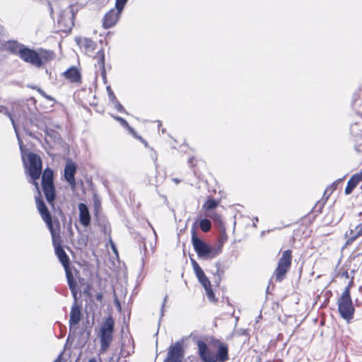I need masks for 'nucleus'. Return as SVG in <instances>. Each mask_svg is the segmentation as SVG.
I'll use <instances>...</instances> for the list:
<instances>
[{
	"mask_svg": "<svg viewBox=\"0 0 362 362\" xmlns=\"http://www.w3.org/2000/svg\"><path fill=\"white\" fill-rule=\"evenodd\" d=\"M81 319V307L74 303L71 306L69 317V326L71 327L73 325H77Z\"/></svg>",
	"mask_w": 362,
	"mask_h": 362,
	"instance_id": "nucleus-14",
	"label": "nucleus"
},
{
	"mask_svg": "<svg viewBox=\"0 0 362 362\" xmlns=\"http://www.w3.org/2000/svg\"><path fill=\"white\" fill-rule=\"evenodd\" d=\"M356 234L351 235V238L346 240V245H349L353 243V242L358 238V237L362 235V223L358 225L356 227Z\"/></svg>",
	"mask_w": 362,
	"mask_h": 362,
	"instance_id": "nucleus-25",
	"label": "nucleus"
},
{
	"mask_svg": "<svg viewBox=\"0 0 362 362\" xmlns=\"http://www.w3.org/2000/svg\"><path fill=\"white\" fill-rule=\"evenodd\" d=\"M96 58L98 59L96 66H98L99 70L100 71L103 79H105L106 73L105 68V53L103 49H101L97 52Z\"/></svg>",
	"mask_w": 362,
	"mask_h": 362,
	"instance_id": "nucleus-19",
	"label": "nucleus"
},
{
	"mask_svg": "<svg viewBox=\"0 0 362 362\" xmlns=\"http://www.w3.org/2000/svg\"><path fill=\"white\" fill-rule=\"evenodd\" d=\"M226 240V234L224 233L223 237L221 238V242L223 243L224 241Z\"/></svg>",
	"mask_w": 362,
	"mask_h": 362,
	"instance_id": "nucleus-52",
	"label": "nucleus"
},
{
	"mask_svg": "<svg viewBox=\"0 0 362 362\" xmlns=\"http://www.w3.org/2000/svg\"><path fill=\"white\" fill-rule=\"evenodd\" d=\"M28 165L25 161L24 165L28 168L29 176L32 179V184L35 185L36 189H38V182L36 181L39 179L42 173V160L39 156L35 153H29L28 154Z\"/></svg>",
	"mask_w": 362,
	"mask_h": 362,
	"instance_id": "nucleus-5",
	"label": "nucleus"
},
{
	"mask_svg": "<svg viewBox=\"0 0 362 362\" xmlns=\"http://www.w3.org/2000/svg\"><path fill=\"white\" fill-rule=\"evenodd\" d=\"M253 226L257 227L256 223L255 222L253 223Z\"/></svg>",
	"mask_w": 362,
	"mask_h": 362,
	"instance_id": "nucleus-62",
	"label": "nucleus"
},
{
	"mask_svg": "<svg viewBox=\"0 0 362 362\" xmlns=\"http://www.w3.org/2000/svg\"><path fill=\"white\" fill-rule=\"evenodd\" d=\"M356 234V230H354L353 229H350L349 231H347L345 234V236L346 238L348 239H349L351 238V235H354Z\"/></svg>",
	"mask_w": 362,
	"mask_h": 362,
	"instance_id": "nucleus-40",
	"label": "nucleus"
},
{
	"mask_svg": "<svg viewBox=\"0 0 362 362\" xmlns=\"http://www.w3.org/2000/svg\"><path fill=\"white\" fill-rule=\"evenodd\" d=\"M50 11H51V14H52V12H53V10H52V7H50Z\"/></svg>",
	"mask_w": 362,
	"mask_h": 362,
	"instance_id": "nucleus-59",
	"label": "nucleus"
},
{
	"mask_svg": "<svg viewBox=\"0 0 362 362\" xmlns=\"http://www.w3.org/2000/svg\"><path fill=\"white\" fill-rule=\"evenodd\" d=\"M352 284H353V281H351L349 284L345 287L344 291H346L347 289H348V291H349V294L351 295V293H350V290H351V286H352Z\"/></svg>",
	"mask_w": 362,
	"mask_h": 362,
	"instance_id": "nucleus-44",
	"label": "nucleus"
},
{
	"mask_svg": "<svg viewBox=\"0 0 362 362\" xmlns=\"http://www.w3.org/2000/svg\"><path fill=\"white\" fill-rule=\"evenodd\" d=\"M344 276H346V277H348V272H346V274H344Z\"/></svg>",
	"mask_w": 362,
	"mask_h": 362,
	"instance_id": "nucleus-60",
	"label": "nucleus"
},
{
	"mask_svg": "<svg viewBox=\"0 0 362 362\" xmlns=\"http://www.w3.org/2000/svg\"><path fill=\"white\" fill-rule=\"evenodd\" d=\"M62 75L71 83H80L81 82V72L76 66H71Z\"/></svg>",
	"mask_w": 362,
	"mask_h": 362,
	"instance_id": "nucleus-12",
	"label": "nucleus"
},
{
	"mask_svg": "<svg viewBox=\"0 0 362 362\" xmlns=\"http://www.w3.org/2000/svg\"><path fill=\"white\" fill-rule=\"evenodd\" d=\"M254 221H255V223H257L258 221V218L257 217H255L254 218Z\"/></svg>",
	"mask_w": 362,
	"mask_h": 362,
	"instance_id": "nucleus-57",
	"label": "nucleus"
},
{
	"mask_svg": "<svg viewBox=\"0 0 362 362\" xmlns=\"http://www.w3.org/2000/svg\"><path fill=\"white\" fill-rule=\"evenodd\" d=\"M344 276H346V277H348V272H346V274H344Z\"/></svg>",
	"mask_w": 362,
	"mask_h": 362,
	"instance_id": "nucleus-61",
	"label": "nucleus"
},
{
	"mask_svg": "<svg viewBox=\"0 0 362 362\" xmlns=\"http://www.w3.org/2000/svg\"><path fill=\"white\" fill-rule=\"evenodd\" d=\"M113 117L115 119L118 121L122 127L127 128L133 136H134L136 138H138L139 139H140L144 144V145L146 146H147V145H148L147 142L145 141L141 136H136V132L134 131V129L129 125L128 122L124 119H123L122 117H119V116H113Z\"/></svg>",
	"mask_w": 362,
	"mask_h": 362,
	"instance_id": "nucleus-20",
	"label": "nucleus"
},
{
	"mask_svg": "<svg viewBox=\"0 0 362 362\" xmlns=\"http://www.w3.org/2000/svg\"><path fill=\"white\" fill-rule=\"evenodd\" d=\"M359 182L356 177L353 175L347 182V185L345 188V194L346 195L350 194Z\"/></svg>",
	"mask_w": 362,
	"mask_h": 362,
	"instance_id": "nucleus-23",
	"label": "nucleus"
},
{
	"mask_svg": "<svg viewBox=\"0 0 362 362\" xmlns=\"http://www.w3.org/2000/svg\"><path fill=\"white\" fill-rule=\"evenodd\" d=\"M24 45L18 42L17 41H9L6 45V48L12 54L19 56L20 50L23 49Z\"/></svg>",
	"mask_w": 362,
	"mask_h": 362,
	"instance_id": "nucleus-21",
	"label": "nucleus"
},
{
	"mask_svg": "<svg viewBox=\"0 0 362 362\" xmlns=\"http://www.w3.org/2000/svg\"><path fill=\"white\" fill-rule=\"evenodd\" d=\"M172 180H173L175 184H177H177H179V183L181 182V180H180V179H178V178H175V177L172 178Z\"/></svg>",
	"mask_w": 362,
	"mask_h": 362,
	"instance_id": "nucleus-50",
	"label": "nucleus"
},
{
	"mask_svg": "<svg viewBox=\"0 0 362 362\" xmlns=\"http://www.w3.org/2000/svg\"><path fill=\"white\" fill-rule=\"evenodd\" d=\"M355 177H356V178L358 179V180L359 182H361L362 181V170L358 173H356L354 175Z\"/></svg>",
	"mask_w": 362,
	"mask_h": 362,
	"instance_id": "nucleus-43",
	"label": "nucleus"
},
{
	"mask_svg": "<svg viewBox=\"0 0 362 362\" xmlns=\"http://www.w3.org/2000/svg\"><path fill=\"white\" fill-rule=\"evenodd\" d=\"M193 159H194V158H193L192 157V158H190L189 159V163H192V160H193Z\"/></svg>",
	"mask_w": 362,
	"mask_h": 362,
	"instance_id": "nucleus-58",
	"label": "nucleus"
},
{
	"mask_svg": "<svg viewBox=\"0 0 362 362\" xmlns=\"http://www.w3.org/2000/svg\"><path fill=\"white\" fill-rule=\"evenodd\" d=\"M71 293H72V296L74 298V300L75 302L74 303H76V298H77V292H76V290L74 289V290H71Z\"/></svg>",
	"mask_w": 362,
	"mask_h": 362,
	"instance_id": "nucleus-46",
	"label": "nucleus"
},
{
	"mask_svg": "<svg viewBox=\"0 0 362 362\" xmlns=\"http://www.w3.org/2000/svg\"><path fill=\"white\" fill-rule=\"evenodd\" d=\"M37 195L35 196V202L37 209L43 219V221L46 223L49 231L51 232L52 236L54 237V228L52 220V216L49 213L45 202L43 201L41 195V192L40 191V188L38 187Z\"/></svg>",
	"mask_w": 362,
	"mask_h": 362,
	"instance_id": "nucleus-6",
	"label": "nucleus"
},
{
	"mask_svg": "<svg viewBox=\"0 0 362 362\" xmlns=\"http://www.w3.org/2000/svg\"><path fill=\"white\" fill-rule=\"evenodd\" d=\"M191 262H192V267L197 266V264H199L194 259H191Z\"/></svg>",
	"mask_w": 362,
	"mask_h": 362,
	"instance_id": "nucleus-51",
	"label": "nucleus"
},
{
	"mask_svg": "<svg viewBox=\"0 0 362 362\" xmlns=\"http://www.w3.org/2000/svg\"><path fill=\"white\" fill-rule=\"evenodd\" d=\"M95 298L98 301H102V300L103 298V294L101 293H97L95 295Z\"/></svg>",
	"mask_w": 362,
	"mask_h": 362,
	"instance_id": "nucleus-45",
	"label": "nucleus"
},
{
	"mask_svg": "<svg viewBox=\"0 0 362 362\" xmlns=\"http://www.w3.org/2000/svg\"><path fill=\"white\" fill-rule=\"evenodd\" d=\"M112 248H113V250L116 252V250H115V246H114V245H112Z\"/></svg>",
	"mask_w": 362,
	"mask_h": 362,
	"instance_id": "nucleus-63",
	"label": "nucleus"
},
{
	"mask_svg": "<svg viewBox=\"0 0 362 362\" xmlns=\"http://www.w3.org/2000/svg\"><path fill=\"white\" fill-rule=\"evenodd\" d=\"M197 223H194L192 228V243L199 257H209L214 258L221 252V248L219 247L217 249H212L205 242L200 239L197 235Z\"/></svg>",
	"mask_w": 362,
	"mask_h": 362,
	"instance_id": "nucleus-2",
	"label": "nucleus"
},
{
	"mask_svg": "<svg viewBox=\"0 0 362 362\" xmlns=\"http://www.w3.org/2000/svg\"><path fill=\"white\" fill-rule=\"evenodd\" d=\"M54 250L55 254L57 256L59 262L62 263L63 267H69V258L62 247L60 245H54Z\"/></svg>",
	"mask_w": 362,
	"mask_h": 362,
	"instance_id": "nucleus-16",
	"label": "nucleus"
},
{
	"mask_svg": "<svg viewBox=\"0 0 362 362\" xmlns=\"http://www.w3.org/2000/svg\"><path fill=\"white\" fill-rule=\"evenodd\" d=\"M337 305L341 317L346 320L347 322H349L354 317L355 308L348 289L346 291H343L341 296L338 298Z\"/></svg>",
	"mask_w": 362,
	"mask_h": 362,
	"instance_id": "nucleus-4",
	"label": "nucleus"
},
{
	"mask_svg": "<svg viewBox=\"0 0 362 362\" xmlns=\"http://www.w3.org/2000/svg\"><path fill=\"white\" fill-rule=\"evenodd\" d=\"M37 90L42 97H44L46 94L45 92L40 88H38Z\"/></svg>",
	"mask_w": 362,
	"mask_h": 362,
	"instance_id": "nucleus-48",
	"label": "nucleus"
},
{
	"mask_svg": "<svg viewBox=\"0 0 362 362\" xmlns=\"http://www.w3.org/2000/svg\"><path fill=\"white\" fill-rule=\"evenodd\" d=\"M54 362H61L60 361V356H59Z\"/></svg>",
	"mask_w": 362,
	"mask_h": 362,
	"instance_id": "nucleus-55",
	"label": "nucleus"
},
{
	"mask_svg": "<svg viewBox=\"0 0 362 362\" xmlns=\"http://www.w3.org/2000/svg\"><path fill=\"white\" fill-rule=\"evenodd\" d=\"M199 225L200 229L204 233L209 232L211 228V223L207 218L200 220Z\"/></svg>",
	"mask_w": 362,
	"mask_h": 362,
	"instance_id": "nucleus-26",
	"label": "nucleus"
},
{
	"mask_svg": "<svg viewBox=\"0 0 362 362\" xmlns=\"http://www.w3.org/2000/svg\"><path fill=\"white\" fill-rule=\"evenodd\" d=\"M76 165L71 160H69L64 168V177L65 180L70 185L72 189L76 187L75 174Z\"/></svg>",
	"mask_w": 362,
	"mask_h": 362,
	"instance_id": "nucleus-10",
	"label": "nucleus"
},
{
	"mask_svg": "<svg viewBox=\"0 0 362 362\" xmlns=\"http://www.w3.org/2000/svg\"><path fill=\"white\" fill-rule=\"evenodd\" d=\"M193 269H194V273L199 272L202 270L199 264H197V266L194 267Z\"/></svg>",
	"mask_w": 362,
	"mask_h": 362,
	"instance_id": "nucleus-47",
	"label": "nucleus"
},
{
	"mask_svg": "<svg viewBox=\"0 0 362 362\" xmlns=\"http://www.w3.org/2000/svg\"><path fill=\"white\" fill-rule=\"evenodd\" d=\"M14 130H15V132H16V137H17V139H18V143L19 144V147H20V150H21V156H22V160H23V163H25V146H23V141H22L21 138L19 136L18 131L16 125V129H14Z\"/></svg>",
	"mask_w": 362,
	"mask_h": 362,
	"instance_id": "nucleus-27",
	"label": "nucleus"
},
{
	"mask_svg": "<svg viewBox=\"0 0 362 362\" xmlns=\"http://www.w3.org/2000/svg\"><path fill=\"white\" fill-rule=\"evenodd\" d=\"M58 24L62 28L60 30L63 32H66L68 30H70L71 29V27L73 25V22L71 21V18L69 17V19H66L64 14L63 12H61L58 17Z\"/></svg>",
	"mask_w": 362,
	"mask_h": 362,
	"instance_id": "nucleus-17",
	"label": "nucleus"
},
{
	"mask_svg": "<svg viewBox=\"0 0 362 362\" xmlns=\"http://www.w3.org/2000/svg\"><path fill=\"white\" fill-rule=\"evenodd\" d=\"M25 62L31 64L37 67L42 66L43 62L38 53L25 46L23 49L20 50V54L18 56Z\"/></svg>",
	"mask_w": 362,
	"mask_h": 362,
	"instance_id": "nucleus-7",
	"label": "nucleus"
},
{
	"mask_svg": "<svg viewBox=\"0 0 362 362\" xmlns=\"http://www.w3.org/2000/svg\"><path fill=\"white\" fill-rule=\"evenodd\" d=\"M79 211V221L84 227H88L90 224V214L89 209L86 204L79 203L78 205Z\"/></svg>",
	"mask_w": 362,
	"mask_h": 362,
	"instance_id": "nucleus-11",
	"label": "nucleus"
},
{
	"mask_svg": "<svg viewBox=\"0 0 362 362\" xmlns=\"http://www.w3.org/2000/svg\"><path fill=\"white\" fill-rule=\"evenodd\" d=\"M115 322L111 316L107 317L102 324L98 337L100 338L101 353H105L108 349L113 339Z\"/></svg>",
	"mask_w": 362,
	"mask_h": 362,
	"instance_id": "nucleus-3",
	"label": "nucleus"
},
{
	"mask_svg": "<svg viewBox=\"0 0 362 362\" xmlns=\"http://www.w3.org/2000/svg\"><path fill=\"white\" fill-rule=\"evenodd\" d=\"M185 351L180 341L169 346L167 356L163 362H182Z\"/></svg>",
	"mask_w": 362,
	"mask_h": 362,
	"instance_id": "nucleus-8",
	"label": "nucleus"
},
{
	"mask_svg": "<svg viewBox=\"0 0 362 362\" xmlns=\"http://www.w3.org/2000/svg\"><path fill=\"white\" fill-rule=\"evenodd\" d=\"M26 134H28L30 136H33V134H32V133L30 132L26 131Z\"/></svg>",
	"mask_w": 362,
	"mask_h": 362,
	"instance_id": "nucleus-56",
	"label": "nucleus"
},
{
	"mask_svg": "<svg viewBox=\"0 0 362 362\" xmlns=\"http://www.w3.org/2000/svg\"><path fill=\"white\" fill-rule=\"evenodd\" d=\"M352 105H353L354 107H356V106L357 105V100H356V99H354V101H353Z\"/></svg>",
	"mask_w": 362,
	"mask_h": 362,
	"instance_id": "nucleus-53",
	"label": "nucleus"
},
{
	"mask_svg": "<svg viewBox=\"0 0 362 362\" xmlns=\"http://www.w3.org/2000/svg\"><path fill=\"white\" fill-rule=\"evenodd\" d=\"M53 176V171L51 169H45L42 176V185L54 184Z\"/></svg>",
	"mask_w": 362,
	"mask_h": 362,
	"instance_id": "nucleus-22",
	"label": "nucleus"
},
{
	"mask_svg": "<svg viewBox=\"0 0 362 362\" xmlns=\"http://www.w3.org/2000/svg\"><path fill=\"white\" fill-rule=\"evenodd\" d=\"M112 103V105H114L115 108L119 112H124V113H127L126 112V110L124 108V107L120 104V103L118 101L117 99H116L115 100L111 102Z\"/></svg>",
	"mask_w": 362,
	"mask_h": 362,
	"instance_id": "nucleus-31",
	"label": "nucleus"
},
{
	"mask_svg": "<svg viewBox=\"0 0 362 362\" xmlns=\"http://www.w3.org/2000/svg\"><path fill=\"white\" fill-rule=\"evenodd\" d=\"M197 354L202 362H226L229 359L228 346L220 340H216L214 344L216 352L213 351L202 339L196 341Z\"/></svg>",
	"mask_w": 362,
	"mask_h": 362,
	"instance_id": "nucleus-1",
	"label": "nucleus"
},
{
	"mask_svg": "<svg viewBox=\"0 0 362 362\" xmlns=\"http://www.w3.org/2000/svg\"><path fill=\"white\" fill-rule=\"evenodd\" d=\"M208 216L211 218L215 221H220L221 218L218 214L216 213H212L211 214H208Z\"/></svg>",
	"mask_w": 362,
	"mask_h": 362,
	"instance_id": "nucleus-37",
	"label": "nucleus"
},
{
	"mask_svg": "<svg viewBox=\"0 0 362 362\" xmlns=\"http://www.w3.org/2000/svg\"><path fill=\"white\" fill-rule=\"evenodd\" d=\"M68 285H69V287L70 288V290H74L76 288V281L74 280L73 281H71L69 283H68Z\"/></svg>",
	"mask_w": 362,
	"mask_h": 362,
	"instance_id": "nucleus-39",
	"label": "nucleus"
},
{
	"mask_svg": "<svg viewBox=\"0 0 362 362\" xmlns=\"http://www.w3.org/2000/svg\"><path fill=\"white\" fill-rule=\"evenodd\" d=\"M150 156H151V159L153 160V161L154 162L155 165L156 166L157 165L156 162L158 160L157 153L152 150V153H151Z\"/></svg>",
	"mask_w": 362,
	"mask_h": 362,
	"instance_id": "nucleus-38",
	"label": "nucleus"
},
{
	"mask_svg": "<svg viewBox=\"0 0 362 362\" xmlns=\"http://www.w3.org/2000/svg\"><path fill=\"white\" fill-rule=\"evenodd\" d=\"M199 283L202 285L204 288H209L211 286V282L206 276H204V279H199Z\"/></svg>",
	"mask_w": 362,
	"mask_h": 362,
	"instance_id": "nucleus-32",
	"label": "nucleus"
},
{
	"mask_svg": "<svg viewBox=\"0 0 362 362\" xmlns=\"http://www.w3.org/2000/svg\"><path fill=\"white\" fill-rule=\"evenodd\" d=\"M42 189L48 204L54 206V200L56 199V189L54 184L42 185Z\"/></svg>",
	"mask_w": 362,
	"mask_h": 362,
	"instance_id": "nucleus-13",
	"label": "nucleus"
},
{
	"mask_svg": "<svg viewBox=\"0 0 362 362\" xmlns=\"http://www.w3.org/2000/svg\"><path fill=\"white\" fill-rule=\"evenodd\" d=\"M122 12L115 8L110 9L105 13L103 19V26L105 29H109L118 22Z\"/></svg>",
	"mask_w": 362,
	"mask_h": 362,
	"instance_id": "nucleus-9",
	"label": "nucleus"
},
{
	"mask_svg": "<svg viewBox=\"0 0 362 362\" xmlns=\"http://www.w3.org/2000/svg\"><path fill=\"white\" fill-rule=\"evenodd\" d=\"M64 269L66 271V279H67V283H69L71 281L74 280L73 274H72V272L69 269V267H65Z\"/></svg>",
	"mask_w": 362,
	"mask_h": 362,
	"instance_id": "nucleus-33",
	"label": "nucleus"
},
{
	"mask_svg": "<svg viewBox=\"0 0 362 362\" xmlns=\"http://www.w3.org/2000/svg\"><path fill=\"white\" fill-rule=\"evenodd\" d=\"M337 185V184L336 182L332 183L329 187H328L325 189V194L327 193V192L332 193L336 189Z\"/></svg>",
	"mask_w": 362,
	"mask_h": 362,
	"instance_id": "nucleus-36",
	"label": "nucleus"
},
{
	"mask_svg": "<svg viewBox=\"0 0 362 362\" xmlns=\"http://www.w3.org/2000/svg\"><path fill=\"white\" fill-rule=\"evenodd\" d=\"M127 1L128 0H116L115 8L119 12H122Z\"/></svg>",
	"mask_w": 362,
	"mask_h": 362,
	"instance_id": "nucleus-30",
	"label": "nucleus"
},
{
	"mask_svg": "<svg viewBox=\"0 0 362 362\" xmlns=\"http://www.w3.org/2000/svg\"><path fill=\"white\" fill-rule=\"evenodd\" d=\"M167 300H168V296H165L164 299H163V303L162 306H161V311H160L161 317L163 315V312H164L163 309H164V306L165 305V303H166Z\"/></svg>",
	"mask_w": 362,
	"mask_h": 362,
	"instance_id": "nucleus-42",
	"label": "nucleus"
},
{
	"mask_svg": "<svg viewBox=\"0 0 362 362\" xmlns=\"http://www.w3.org/2000/svg\"><path fill=\"white\" fill-rule=\"evenodd\" d=\"M218 202L213 199H208L204 204L203 205V208L207 211L215 209L218 206Z\"/></svg>",
	"mask_w": 362,
	"mask_h": 362,
	"instance_id": "nucleus-29",
	"label": "nucleus"
},
{
	"mask_svg": "<svg viewBox=\"0 0 362 362\" xmlns=\"http://www.w3.org/2000/svg\"><path fill=\"white\" fill-rule=\"evenodd\" d=\"M206 292V296L209 300H213L214 298V293L212 291L211 286L209 288H204Z\"/></svg>",
	"mask_w": 362,
	"mask_h": 362,
	"instance_id": "nucleus-35",
	"label": "nucleus"
},
{
	"mask_svg": "<svg viewBox=\"0 0 362 362\" xmlns=\"http://www.w3.org/2000/svg\"><path fill=\"white\" fill-rule=\"evenodd\" d=\"M288 269V268L277 266L274 272V276L276 281L279 282L283 281Z\"/></svg>",
	"mask_w": 362,
	"mask_h": 362,
	"instance_id": "nucleus-24",
	"label": "nucleus"
},
{
	"mask_svg": "<svg viewBox=\"0 0 362 362\" xmlns=\"http://www.w3.org/2000/svg\"><path fill=\"white\" fill-rule=\"evenodd\" d=\"M76 43L83 48L86 52H93L95 50L96 44L91 39L88 37H80L76 39Z\"/></svg>",
	"mask_w": 362,
	"mask_h": 362,
	"instance_id": "nucleus-15",
	"label": "nucleus"
},
{
	"mask_svg": "<svg viewBox=\"0 0 362 362\" xmlns=\"http://www.w3.org/2000/svg\"><path fill=\"white\" fill-rule=\"evenodd\" d=\"M88 362H97V361L95 358H91L88 361Z\"/></svg>",
	"mask_w": 362,
	"mask_h": 362,
	"instance_id": "nucleus-54",
	"label": "nucleus"
},
{
	"mask_svg": "<svg viewBox=\"0 0 362 362\" xmlns=\"http://www.w3.org/2000/svg\"><path fill=\"white\" fill-rule=\"evenodd\" d=\"M107 91L108 93V98L110 102H112L117 99L110 86L107 87Z\"/></svg>",
	"mask_w": 362,
	"mask_h": 362,
	"instance_id": "nucleus-34",
	"label": "nucleus"
},
{
	"mask_svg": "<svg viewBox=\"0 0 362 362\" xmlns=\"http://www.w3.org/2000/svg\"><path fill=\"white\" fill-rule=\"evenodd\" d=\"M0 113L4 114V115H6L7 117H8L12 123L13 129H16L15 119H14L12 114L8 110V109L6 107H4L3 105H0Z\"/></svg>",
	"mask_w": 362,
	"mask_h": 362,
	"instance_id": "nucleus-28",
	"label": "nucleus"
},
{
	"mask_svg": "<svg viewBox=\"0 0 362 362\" xmlns=\"http://www.w3.org/2000/svg\"><path fill=\"white\" fill-rule=\"evenodd\" d=\"M291 265V250H286L283 252L281 257L278 262V265L282 267L290 268Z\"/></svg>",
	"mask_w": 362,
	"mask_h": 362,
	"instance_id": "nucleus-18",
	"label": "nucleus"
},
{
	"mask_svg": "<svg viewBox=\"0 0 362 362\" xmlns=\"http://www.w3.org/2000/svg\"><path fill=\"white\" fill-rule=\"evenodd\" d=\"M198 280L200 279H204V276H206L204 272H203V270L199 272H197L195 273Z\"/></svg>",
	"mask_w": 362,
	"mask_h": 362,
	"instance_id": "nucleus-41",
	"label": "nucleus"
},
{
	"mask_svg": "<svg viewBox=\"0 0 362 362\" xmlns=\"http://www.w3.org/2000/svg\"><path fill=\"white\" fill-rule=\"evenodd\" d=\"M44 98H46L48 100H50V101H54V98L52 96H50V95H49L47 94H45Z\"/></svg>",
	"mask_w": 362,
	"mask_h": 362,
	"instance_id": "nucleus-49",
	"label": "nucleus"
}]
</instances>
